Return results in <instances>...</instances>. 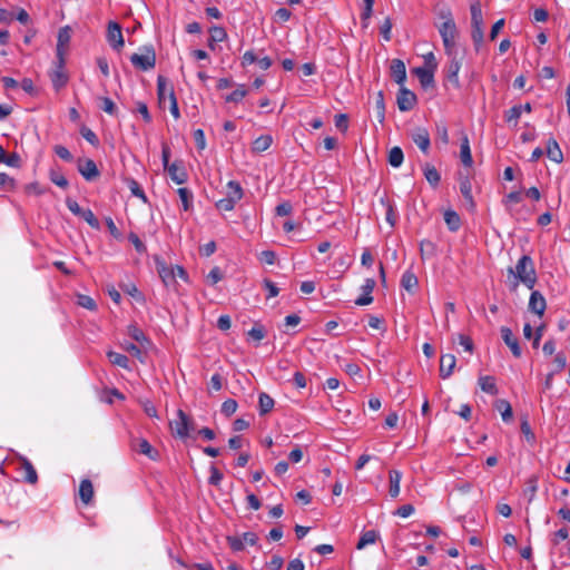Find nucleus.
<instances>
[{
	"mask_svg": "<svg viewBox=\"0 0 570 570\" xmlns=\"http://www.w3.org/2000/svg\"><path fill=\"white\" fill-rule=\"evenodd\" d=\"M510 279V288L515 291L520 283L527 288L533 289L537 284L538 276L534 262L529 255H522L515 264V267L508 268Z\"/></svg>",
	"mask_w": 570,
	"mask_h": 570,
	"instance_id": "1",
	"label": "nucleus"
},
{
	"mask_svg": "<svg viewBox=\"0 0 570 570\" xmlns=\"http://www.w3.org/2000/svg\"><path fill=\"white\" fill-rule=\"evenodd\" d=\"M441 17L444 21L438 27V29L443 41L445 53L451 55L453 53V50L458 49L455 41L458 36L456 24L451 11L448 10L442 12Z\"/></svg>",
	"mask_w": 570,
	"mask_h": 570,
	"instance_id": "2",
	"label": "nucleus"
},
{
	"mask_svg": "<svg viewBox=\"0 0 570 570\" xmlns=\"http://www.w3.org/2000/svg\"><path fill=\"white\" fill-rule=\"evenodd\" d=\"M446 56L449 61L444 68L445 79L458 89L460 88L459 72L462 67V56H460L459 49Z\"/></svg>",
	"mask_w": 570,
	"mask_h": 570,
	"instance_id": "3",
	"label": "nucleus"
},
{
	"mask_svg": "<svg viewBox=\"0 0 570 570\" xmlns=\"http://www.w3.org/2000/svg\"><path fill=\"white\" fill-rule=\"evenodd\" d=\"M170 429L177 436L185 439L193 430V424L188 415L183 410H178L177 419L170 422Z\"/></svg>",
	"mask_w": 570,
	"mask_h": 570,
	"instance_id": "4",
	"label": "nucleus"
},
{
	"mask_svg": "<svg viewBox=\"0 0 570 570\" xmlns=\"http://www.w3.org/2000/svg\"><path fill=\"white\" fill-rule=\"evenodd\" d=\"M130 62L134 65V67L142 71L153 69L156 65V53L153 48H146L145 53L131 55Z\"/></svg>",
	"mask_w": 570,
	"mask_h": 570,
	"instance_id": "5",
	"label": "nucleus"
},
{
	"mask_svg": "<svg viewBox=\"0 0 570 570\" xmlns=\"http://www.w3.org/2000/svg\"><path fill=\"white\" fill-rule=\"evenodd\" d=\"M156 269L164 282V284L168 287L176 284V273L174 266H168L165 261L159 257H154Z\"/></svg>",
	"mask_w": 570,
	"mask_h": 570,
	"instance_id": "6",
	"label": "nucleus"
},
{
	"mask_svg": "<svg viewBox=\"0 0 570 570\" xmlns=\"http://www.w3.org/2000/svg\"><path fill=\"white\" fill-rule=\"evenodd\" d=\"M107 41L111 46V48L117 51H120V49L124 47L121 27L118 22L110 21L108 23Z\"/></svg>",
	"mask_w": 570,
	"mask_h": 570,
	"instance_id": "7",
	"label": "nucleus"
},
{
	"mask_svg": "<svg viewBox=\"0 0 570 570\" xmlns=\"http://www.w3.org/2000/svg\"><path fill=\"white\" fill-rule=\"evenodd\" d=\"M416 96L414 92L409 90L407 88L401 86L397 97H396V104L401 111H409L414 108L416 105Z\"/></svg>",
	"mask_w": 570,
	"mask_h": 570,
	"instance_id": "8",
	"label": "nucleus"
},
{
	"mask_svg": "<svg viewBox=\"0 0 570 570\" xmlns=\"http://www.w3.org/2000/svg\"><path fill=\"white\" fill-rule=\"evenodd\" d=\"M170 179L177 185H183L188 179V174L181 160H176L165 168Z\"/></svg>",
	"mask_w": 570,
	"mask_h": 570,
	"instance_id": "9",
	"label": "nucleus"
},
{
	"mask_svg": "<svg viewBox=\"0 0 570 570\" xmlns=\"http://www.w3.org/2000/svg\"><path fill=\"white\" fill-rule=\"evenodd\" d=\"M18 464V470H20L23 473V480L27 483L36 484L38 482V474L32 463L27 458L19 455Z\"/></svg>",
	"mask_w": 570,
	"mask_h": 570,
	"instance_id": "10",
	"label": "nucleus"
},
{
	"mask_svg": "<svg viewBox=\"0 0 570 570\" xmlns=\"http://www.w3.org/2000/svg\"><path fill=\"white\" fill-rule=\"evenodd\" d=\"M131 446L134 450L148 456L150 460L157 461L159 459L158 451L155 450L146 439H134L131 441Z\"/></svg>",
	"mask_w": 570,
	"mask_h": 570,
	"instance_id": "11",
	"label": "nucleus"
},
{
	"mask_svg": "<svg viewBox=\"0 0 570 570\" xmlns=\"http://www.w3.org/2000/svg\"><path fill=\"white\" fill-rule=\"evenodd\" d=\"M78 171L86 180H94L99 176V170L92 159H85L78 161Z\"/></svg>",
	"mask_w": 570,
	"mask_h": 570,
	"instance_id": "12",
	"label": "nucleus"
},
{
	"mask_svg": "<svg viewBox=\"0 0 570 570\" xmlns=\"http://www.w3.org/2000/svg\"><path fill=\"white\" fill-rule=\"evenodd\" d=\"M529 309L538 316H543L547 308V302L543 295L539 291H533L529 298Z\"/></svg>",
	"mask_w": 570,
	"mask_h": 570,
	"instance_id": "13",
	"label": "nucleus"
},
{
	"mask_svg": "<svg viewBox=\"0 0 570 570\" xmlns=\"http://www.w3.org/2000/svg\"><path fill=\"white\" fill-rule=\"evenodd\" d=\"M503 342L510 347L514 357H520L522 354L518 338L514 336L509 327H501L500 330Z\"/></svg>",
	"mask_w": 570,
	"mask_h": 570,
	"instance_id": "14",
	"label": "nucleus"
},
{
	"mask_svg": "<svg viewBox=\"0 0 570 570\" xmlns=\"http://www.w3.org/2000/svg\"><path fill=\"white\" fill-rule=\"evenodd\" d=\"M434 71L425 67H416L413 69V73L419 78L421 86L426 89L434 86Z\"/></svg>",
	"mask_w": 570,
	"mask_h": 570,
	"instance_id": "15",
	"label": "nucleus"
},
{
	"mask_svg": "<svg viewBox=\"0 0 570 570\" xmlns=\"http://www.w3.org/2000/svg\"><path fill=\"white\" fill-rule=\"evenodd\" d=\"M391 77L393 80L403 86L406 80V68L405 63L400 59H393L391 62Z\"/></svg>",
	"mask_w": 570,
	"mask_h": 570,
	"instance_id": "16",
	"label": "nucleus"
},
{
	"mask_svg": "<svg viewBox=\"0 0 570 570\" xmlns=\"http://www.w3.org/2000/svg\"><path fill=\"white\" fill-rule=\"evenodd\" d=\"M412 140L424 154L429 151L431 139L429 131L425 128H417L412 134Z\"/></svg>",
	"mask_w": 570,
	"mask_h": 570,
	"instance_id": "17",
	"label": "nucleus"
},
{
	"mask_svg": "<svg viewBox=\"0 0 570 570\" xmlns=\"http://www.w3.org/2000/svg\"><path fill=\"white\" fill-rule=\"evenodd\" d=\"M456 364V358L453 354H443L440 358V376L448 379L452 375Z\"/></svg>",
	"mask_w": 570,
	"mask_h": 570,
	"instance_id": "18",
	"label": "nucleus"
},
{
	"mask_svg": "<svg viewBox=\"0 0 570 570\" xmlns=\"http://www.w3.org/2000/svg\"><path fill=\"white\" fill-rule=\"evenodd\" d=\"M374 287L375 281L373 278H366L364 284L362 285L363 295L355 301V304L360 306L371 304L373 302L372 292Z\"/></svg>",
	"mask_w": 570,
	"mask_h": 570,
	"instance_id": "19",
	"label": "nucleus"
},
{
	"mask_svg": "<svg viewBox=\"0 0 570 570\" xmlns=\"http://www.w3.org/2000/svg\"><path fill=\"white\" fill-rule=\"evenodd\" d=\"M49 77L52 82V87L55 88L56 91H59L60 89H62L68 83V80H69V77L65 69L53 68L49 72Z\"/></svg>",
	"mask_w": 570,
	"mask_h": 570,
	"instance_id": "20",
	"label": "nucleus"
},
{
	"mask_svg": "<svg viewBox=\"0 0 570 570\" xmlns=\"http://www.w3.org/2000/svg\"><path fill=\"white\" fill-rule=\"evenodd\" d=\"M174 91L173 87L168 83L167 79L163 76L157 78V95L160 105H164L166 100L169 101V92Z\"/></svg>",
	"mask_w": 570,
	"mask_h": 570,
	"instance_id": "21",
	"label": "nucleus"
},
{
	"mask_svg": "<svg viewBox=\"0 0 570 570\" xmlns=\"http://www.w3.org/2000/svg\"><path fill=\"white\" fill-rule=\"evenodd\" d=\"M460 158H461L462 164L465 167H469V168L472 167L473 158H472V154H471L470 141H469V138L466 135H463V137L461 139Z\"/></svg>",
	"mask_w": 570,
	"mask_h": 570,
	"instance_id": "22",
	"label": "nucleus"
},
{
	"mask_svg": "<svg viewBox=\"0 0 570 570\" xmlns=\"http://www.w3.org/2000/svg\"><path fill=\"white\" fill-rule=\"evenodd\" d=\"M459 180H460V191L464 199L470 204L471 207H474V200L472 196V186L471 181L469 179V176H463L461 173L459 174Z\"/></svg>",
	"mask_w": 570,
	"mask_h": 570,
	"instance_id": "23",
	"label": "nucleus"
},
{
	"mask_svg": "<svg viewBox=\"0 0 570 570\" xmlns=\"http://www.w3.org/2000/svg\"><path fill=\"white\" fill-rule=\"evenodd\" d=\"M381 204L385 208V220L389 223L390 227L393 228L397 222V212L392 202L387 198H381Z\"/></svg>",
	"mask_w": 570,
	"mask_h": 570,
	"instance_id": "24",
	"label": "nucleus"
},
{
	"mask_svg": "<svg viewBox=\"0 0 570 570\" xmlns=\"http://www.w3.org/2000/svg\"><path fill=\"white\" fill-rule=\"evenodd\" d=\"M547 156L557 164H560L563 160V154L559 144L553 138H550L547 142Z\"/></svg>",
	"mask_w": 570,
	"mask_h": 570,
	"instance_id": "25",
	"label": "nucleus"
},
{
	"mask_svg": "<svg viewBox=\"0 0 570 570\" xmlns=\"http://www.w3.org/2000/svg\"><path fill=\"white\" fill-rule=\"evenodd\" d=\"M79 497L85 504H89L94 498V485L89 479H83L79 485Z\"/></svg>",
	"mask_w": 570,
	"mask_h": 570,
	"instance_id": "26",
	"label": "nucleus"
},
{
	"mask_svg": "<svg viewBox=\"0 0 570 570\" xmlns=\"http://www.w3.org/2000/svg\"><path fill=\"white\" fill-rule=\"evenodd\" d=\"M423 175L426 179V181L432 186V187H438L440 181H441V175L440 173L438 171V169L426 163L424 166H423Z\"/></svg>",
	"mask_w": 570,
	"mask_h": 570,
	"instance_id": "27",
	"label": "nucleus"
},
{
	"mask_svg": "<svg viewBox=\"0 0 570 570\" xmlns=\"http://www.w3.org/2000/svg\"><path fill=\"white\" fill-rule=\"evenodd\" d=\"M402 480V473L399 470H391L389 473L390 489L389 493L391 498H396L400 494V483Z\"/></svg>",
	"mask_w": 570,
	"mask_h": 570,
	"instance_id": "28",
	"label": "nucleus"
},
{
	"mask_svg": "<svg viewBox=\"0 0 570 570\" xmlns=\"http://www.w3.org/2000/svg\"><path fill=\"white\" fill-rule=\"evenodd\" d=\"M273 142V137L271 135H262L257 137L252 144L253 153H263L267 150Z\"/></svg>",
	"mask_w": 570,
	"mask_h": 570,
	"instance_id": "29",
	"label": "nucleus"
},
{
	"mask_svg": "<svg viewBox=\"0 0 570 570\" xmlns=\"http://www.w3.org/2000/svg\"><path fill=\"white\" fill-rule=\"evenodd\" d=\"M479 386L483 392L489 393L491 395H495L498 393L495 380L493 376L485 375L479 377Z\"/></svg>",
	"mask_w": 570,
	"mask_h": 570,
	"instance_id": "30",
	"label": "nucleus"
},
{
	"mask_svg": "<svg viewBox=\"0 0 570 570\" xmlns=\"http://www.w3.org/2000/svg\"><path fill=\"white\" fill-rule=\"evenodd\" d=\"M419 281L415 274L411 271L403 273L401 278V286L407 292H413L417 287Z\"/></svg>",
	"mask_w": 570,
	"mask_h": 570,
	"instance_id": "31",
	"label": "nucleus"
},
{
	"mask_svg": "<svg viewBox=\"0 0 570 570\" xmlns=\"http://www.w3.org/2000/svg\"><path fill=\"white\" fill-rule=\"evenodd\" d=\"M274 407V400L265 392L259 393L258 410L261 415L269 413Z\"/></svg>",
	"mask_w": 570,
	"mask_h": 570,
	"instance_id": "32",
	"label": "nucleus"
},
{
	"mask_svg": "<svg viewBox=\"0 0 570 570\" xmlns=\"http://www.w3.org/2000/svg\"><path fill=\"white\" fill-rule=\"evenodd\" d=\"M471 11V27H483V16L481 3L479 1L473 2L470 6Z\"/></svg>",
	"mask_w": 570,
	"mask_h": 570,
	"instance_id": "33",
	"label": "nucleus"
},
{
	"mask_svg": "<svg viewBox=\"0 0 570 570\" xmlns=\"http://www.w3.org/2000/svg\"><path fill=\"white\" fill-rule=\"evenodd\" d=\"M128 335L134 340L136 341L137 343H139L141 345V347H146L147 345L150 344L149 340L147 338V336L144 334V332L137 327L136 325H129L128 326Z\"/></svg>",
	"mask_w": 570,
	"mask_h": 570,
	"instance_id": "34",
	"label": "nucleus"
},
{
	"mask_svg": "<svg viewBox=\"0 0 570 570\" xmlns=\"http://www.w3.org/2000/svg\"><path fill=\"white\" fill-rule=\"evenodd\" d=\"M377 538H379V533H377V531H375V530L364 531V532L361 534V537H360V540H358V542H357L356 548H357L358 550H362V549H364L366 546L375 543V542H376V540H377Z\"/></svg>",
	"mask_w": 570,
	"mask_h": 570,
	"instance_id": "35",
	"label": "nucleus"
},
{
	"mask_svg": "<svg viewBox=\"0 0 570 570\" xmlns=\"http://www.w3.org/2000/svg\"><path fill=\"white\" fill-rule=\"evenodd\" d=\"M69 42H70L69 27H63L58 32L56 51H66L67 47L69 46Z\"/></svg>",
	"mask_w": 570,
	"mask_h": 570,
	"instance_id": "36",
	"label": "nucleus"
},
{
	"mask_svg": "<svg viewBox=\"0 0 570 570\" xmlns=\"http://www.w3.org/2000/svg\"><path fill=\"white\" fill-rule=\"evenodd\" d=\"M444 222L446 223L451 232H456L461 226L460 216L458 215L456 212L451 209L444 213Z\"/></svg>",
	"mask_w": 570,
	"mask_h": 570,
	"instance_id": "37",
	"label": "nucleus"
},
{
	"mask_svg": "<svg viewBox=\"0 0 570 570\" xmlns=\"http://www.w3.org/2000/svg\"><path fill=\"white\" fill-rule=\"evenodd\" d=\"M226 196L236 203L239 202L243 198V188L239 183L235 180L228 181Z\"/></svg>",
	"mask_w": 570,
	"mask_h": 570,
	"instance_id": "38",
	"label": "nucleus"
},
{
	"mask_svg": "<svg viewBox=\"0 0 570 570\" xmlns=\"http://www.w3.org/2000/svg\"><path fill=\"white\" fill-rule=\"evenodd\" d=\"M209 32H210V38L208 41V46L210 48H214V46H213L214 42H222L227 38V33L223 27L213 26L209 29Z\"/></svg>",
	"mask_w": 570,
	"mask_h": 570,
	"instance_id": "39",
	"label": "nucleus"
},
{
	"mask_svg": "<svg viewBox=\"0 0 570 570\" xmlns=\"http://www.w3.org/2000/svg\"><path fill=\"white\" fill-rule=\"evenodd\" d=\"M107 356L111 364L122 368L129 367V358L125 354L110 351L108 352Z\"/></svg>",
	"mask_w": 570,
	"mask_h": 570,
	"instance_id": "40",
	"label": "nucleus"
},
{
	"mask_svg": "<svg viewBox=\"0 0 570 570\" xmlns=\"http://www.w3.org/2000/svg\"><path fill=\"white\" fill-rule=\"evenodd\" d=\"M495 407L501 412V416L504 422L511 421L513 415L512 407L507 400H498L495 403Z\"/></svg>",
	"mask_w": 570,
	"mask_h": 570,
	"instance_id": "41",
	"label": "nucleus"
},
{
	"mask_svg": "<svg viewBox=\"0 0 570 570\" xmlns=\"http://www.w3.org/2000/svg\"><path fill=\"white\" fill-rule=\"evenodd\" d=\"M403 159H404V155H403V150L395 146L393 147L390 153H389V164L392 166V167H400L403 163Z\"/></svg>",
	"mask_w": 570,
	"mask_h": 570,
	"instance_id": "42",
	"label": "nucleus"
},
{
	"mask_svg": "<svg viewBox=\"0 0 570 570\" xmlns=\"http://www.w3.org/2000/svg\"><path fill=\"white\" fill-rule=\"evenodd\" d=\"M247 95V89L244 85H239L232 94L226 96L225 100L227 102H239L242 101Z\"/></svg>",
	"mask_w": 570,
	"mask_h": 570,
	"instance_id": "43",
	"label": "nucleus"
},
{
	"mask_svg": "<svg viewBox=\"0 0 570 570\" xmlns=\"http://www.w3.org/2000/svg\"><path fill=\"white\" fill-rule=\"evenodd\" d=\"M177 193L181 200L183 209L185 212L189 210V208L191 207V199H193L191 191L188 188L181 187V188H178Z\"/></svg>",
	"mask_w": 570,
	"mask_h": 570,
	"instance_id": "44",
	"label": "nucleus"
},
{
	"mask_svg": "<svg viewBox=\"0 0 570 570\" xmlns=\"http://www.w3.org/2000/svg\"><path fill=\"white\" fill-rule=\"evenodd\" d=\"M521 114V108L515 105L504 112V119L508 124L517 126Z\"/></svg>",
	"mask_w": 570,
	"mask_h": 570,
	"instance_id": "45",
	"label": "nucleus"
},
{
	"mask_svg": "<svg viewBox=\"0 0 570 570\" xmlns=\"http://www.w3.org/2000/svg\"><path fill=\"white\" fill-rule=\"evenodd\" d=\"M50 180L60 188H67L69 183L67 178L58 170L51 169L49 173Z\"/></svg>",
	"mask_w": 570,
	"mask_h": 570,
	"instance_id": "46",
	"label": "nucleus"
},
{
	"mask_svg": "<svg viewBox=\"0 0 570 570\" xmlns=\"http://www.w3.org/2000/svg\"><path fill=\"white\" fill-rule=\"evenodd\" d=\"M376 116L380 122H383L385 119V104H384V95L382 91L377 92L376 101Z\"/></svg>",
	"mask_w": 570,
	"mask_h": 570,
	"instance_id": "47",
	"label": "nucleus"
},
{
	"mask_svg": "<svg viewBox=\"0 0 570 570\" xmlns=\"http://www.w3.org/2000/svg\"><path fill=\"white\" fill-rule=\"evenodd\" d=\"M248 336L257 344L266 336V331L263 325H255L248 331Z\"/></svg>",
	"mask_w": 570,
	"mask_h": 570,
	"instance_id": "48",
	"label": "nucleus"
},
{
	"mask_svg": "<svg viewBox=\"0 0 570 570\" xmlns=\"http://www.w3.org/2000/svg\"><path fill=\"white\" fill-rule=\"evenodd\" d=\"M80 217L85 222H87L90 227H92L95 229H99L100 228L99 220L97 219V217L95 216V214L92 213L91 209H89V208L85 209V212L81 213Z\"/></svg>",
	"mask_w": 570,
	"mask_h": 570,
	"instance_id": "49",
	"label": "nucleus"
},
{
	"mask_svg": "<svg viewBox=\"0 0 570 570\" xmlns=\"http://www.w3.org/2000/svg\"><path fill=\"white\" fill-rule=\"evenodd\" d=\"M77 303L79 306L89 311H95L97 308L96 302L88 295H78Z\"/></svg>",
	"mask_w": 570,
	"mask_h": 570,
	"instance_id": "50",
	"label": "nucleus"
},
{
	"mask_svg": "<svg viewBox=\"0 0 570 570\" xmlns=\"http://www.w3.org/2000/svg\"><path fill=\"white\" fill-rule=\"evenodd\" d=\"M81 136L92 146H98L99 139L97 135L88 127L83 126L80 129Z\"/></svg>",
	"mask_w": 570,
	"mask_h": 570,
	"instance_id": "51",
	"label": "nucleus"
},
{
	"mask_svg": "<svg viewBox=\"0 0 570 570\" xmlns=\"http://www.w3.org/2000/svg\"><path fill=\"white\" fill-rule=\"evenodd\" d=\"M237 406L238 405L235 400L228 399L224 401V403L222 404V413L225 414L226 416H230L236 412Z\"/></svg>",
	"mask_w": 570,
	"mask_h": 570,
	"instance_id": "52",
	"label": "nucleus"
},
{
	"mask_svg": "<svg viewBox=\"0 0 570 570\" xmlns=\"http://www.w3.org/2000/svg\"><path fill=\"white\" fill-rule=\"evenodd\" d=\"M471 37L474 42L475 49L479 50V47L482 45L484 38L483 28L472 27Z\"/></svg>",
	"mask_w": 570,
	"mask_h": 570,
	"instance_id": "53",
	"label": "nucleus"
},
{
	"mask_svg": "<svg viewBox=\"0 0 570 570\" xmlns=\"http://www.w3.org/2000/svg\"><path fill=\"white\" fill-rule=\"evenodd\" d=\"M237 203L234 202L233 199L228 198L227 196L225 198H222L219 199L217 203H216V207L219 209V210H224V212H230L235 208V205Z\"/></svg>",
	"mask_w": 570,
	"mask_h": 570,
	"instance_id": "54",
	"label": "nucleus"
},
{
	"mask_svg": "<svg viewBox=\"0 0 570 570\" xmlns=\"http://www.w3.org/2000/svg\"><path fill=\"white\" fill-rule=\"evenodd\" d=\"M334 122L335 127L343 132L348 128V118L345 114L335 115Z\"/></svg>",
	"mask_w": 570,
	"mask_h": 570,
	"instance_id": "55",
	"label": "nucleus"
},
{
	"mask_svg": "<svg viewBox=\"0 0 570 570\" xmlns=\"http://www.w3.org/2000/svg\"><path fill=\"white\" fill-rule=\"evenodd\" d=\"M223 480V473L215 466H210V476L208 479L209 484L218 487Z\"/></svg>",
	"mask_w": 570,
	"mask_h": 570,
	"instance_id": "56",
	"label": "nucleus"
},
{
	"mask_svg": "<svg viewBox=\"0 0 570 570\" xmlns=\"http://www.w3.org/2000/svg\"><path fill=\"white\" fill-rule=\"evenodd\" d=\"M128 239L135 246V249L138 253H140V254L146 253V250H147L146 245L140 240V238L135 233H130L128 236Z\"/></svg>",
	"mask_w": 570,
	"mask_h": 570,
	"instance_id": "57",
	"label": "nucleus"
},
{
	"mask_svg": "<svg viewBox=\"0 0 570 570\" xmlns=\"http://www.w3.org/2000/svg\"><path fill=\"white\" fill-rule=\"evenodd\" d=\"M392 22L390 18H385L384 22L380 27V33L385 41L391 40Z\"/></svg>",
	"mask_w": 570,
	"mask_h": 570,
	"instance_id": "58",
	"label": "nucleus"
},
{
	"mask_svg": "<svg viewBox=\"0 0 570 570\" xmlns=\"http://www.w3.org/2000/svg\"><path fill=\"white\" fill-rule=\"evenodd\" d=\"M169 110L175 119L180 117L177 98L174 91L169 92Z\"/></svg>",
	"mask_w": 570,
	"mask_h": 570,
	"instance_id": "59",
	"label": "nucleus"
},
{
	"mask_svg": "<svg viewBox=\"0 0 570 570\" xmlns=\"http://www.w3.org/2000/svg\"><path fill=\"white\" fill-rule=\"evenodd\" d=\"M124 348L129 353L131 354L132 356L137 357L138 360H140L141 362H144L142 357H144V354L141 352V348L139 346H137L136 344L134 343H126L124 345Z\"/></svg>",
	"mask_w": 570,
	"mask_h": 570,
	"instance_id": "60",
	"label": "nucleus"
},
{
	"mask_svg": "<svg viewBox=\"0 0 570 570\" xmlns=\"http://www.w3.org/2000/svg\"><path fill=\"white\" fill-rule=\"evenodd\" d=\"M223 279V273L219 267H214L207 275V282H209L212 285L217 284Z\"/></svg>",
	"mask_w": 570,
	"mask_h": 570,
	"instance_id": "61",
	"label": "nucleus"
},
{
	"mask_svg": "<svg viewBox=\"0 0 570 570\" xmlns=\"http://www.w3.org/2000/svg\"><path fill=\"white\" fill-rule=\"evenodd\" d=\"M141 404H142V409H144L145 413L149 417L158 419L157 409L151 401L145 400Z\"/></svg>",
	"mask_w": 570,
	"mask_h": 570,
	"instance_id": "62",
	"label": "nucleus"
},
{
	"mask_svg": "<svg viewBox=\"0 0 570 570\" xmlns=\"http://www.w3.org/2000/svg\"><path fill=\"white\" fill-rule=\"evenodd\" d=\"M55 153L59 158H61L66 161L72 160L71 153L65 146H61V145L55 146Z\"/></svg>",
	"mask_w": 570,
	"mask_h": 570,
	"instance_id": "63",
	"label": "nucleus"
},
{
	"mask_svg": "<svg viewBox=\"0 0 570 570\" xmlns=\"http://www.w3.org/2000/svg\"><path fill=\"white\" fill-rule=\"evenodd\" d=\"M227 541L233 551H242L244 549V543L240 535L228 537Z\"/></svg>",
	"mask_w": 570,
	"mask_h": 570,
	"instance_id": "64",
	"label": "nucleus"
}]
</instances>
